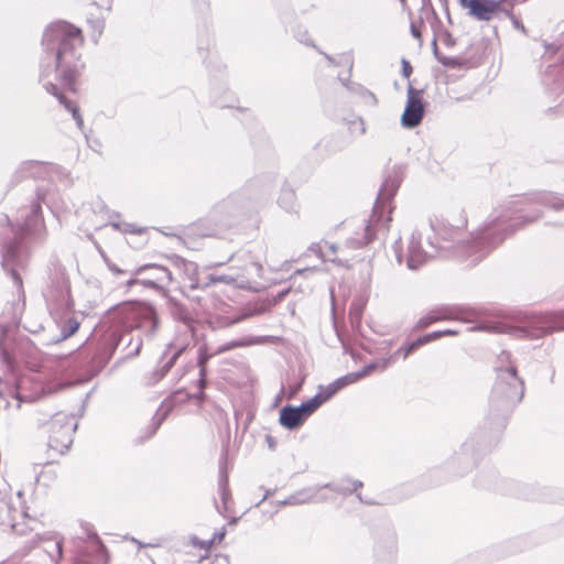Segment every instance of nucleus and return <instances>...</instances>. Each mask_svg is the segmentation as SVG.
Segmentation results:
<instances>
[{"label":"nucleus","instance_id":"1","mask_svg":"<svg viewBox=\"0 0 564 564\" xmlns=\"http://www.w3.org/2000/svg\"><path fill=\"white\" fill-rule=\"evenodd\" d=\"M535 217L516 215L509 206L496 208L478 229L469 235L465 229L467 218L462 215L458 220L436 219L431 221L434 237H427V247L422 246V234H411L405 254L410 270L420 269L430 258L456 256L471 258L474 263L481 261L503 240L525 223L534 221Z\"/></svg>","mask_w":564,"mask_h":564},{"label":"nucleus","instance_id":"2","mask_svg":"<svg viewBox=\"0 0 564 564\" xmlns=\"http://www.w3.org/2000/svg\"><path fill=\"white\" fill-rule=\"evenodd\" d=\"M497 378L489 397L485 419L489 433L478 431L469 435L448 458L446 468L454 476H463L475 466L478 457L490 451L494 440L506 426L510 413L524 395V382L518 376L509 351H501L497 359Z\"/></svg>","mask_w":564,"mask_h":564},{"label":"nucleus","instance_id":"3","mask_svg":"<svg viewBox=\"0 0 564 564\" xmlns=\"http://www.w3.org/2000/svg\"><path fill=\"white\" fill-rule=\"evenodd\" d=\"M82 42L78 28L64 21L52 23L42 36L43 54L40 61V82L48 94L72 112L80 130L84 128V119L79 109L64 96L58 84L74 90L75 82L84 67L80 59Z\"/></svg>","mask_w":564,"mask_h":564},{"label":"nucleus","instance_id":"4","mask_svg":"<svg viewBox=\"0 0 564 564\" xmlns=\"http://www.w3.org/2000/svg\"><path fill=\"white\" fill-rule=\"evenodd\" d=\"M111 316L116 322L104 333L97 350L90 352L84 349L75 358V367L82 371V379L87 380L97 376L121 344H124V358L137 357L143 340L140 336H131V330L137 329L147 337H152L159 328L156 311L148 303H122L113 310Z\"/></svg>","mask_w":564,"mask_h":564},{"label":"nucleus","instance_id":"5","mask_svg":"<svg viewBox=\"0 0 564 564\" xmlns=\"http://www.w3.org/2000/svg\"><path fill=\"white\" fill-rule=\"evenodd\" d=\"M13 237L3 240L1 246V265L19 289L22 288L20 270H24L30 259L29 243H42L46 239V227L39 200L19 208L15 224L10 225Z\"/></svg>","mask_w":564,"mask_h":564},{"label":"nucleus","instance_id":"6","mask_svg":"<svg viewBox=\"0 0 564 564\" xmlns=\"http://www.w3.org/2000/svg\"><path fill=\"white\" fill-rule=\"evenodd\" d=\"M401 175L399 170L392 169L386 176L380 186L377 199L373 205L369 224L365 227L362 239H350L348 246L360 248L375 240L377 234H384L388 230V224L391 221V202L401 184Z\"/></svg>","mask_w":564,"mask_h":564},{"label":"nucleus","instance_id":"7","mask_svg":"<svg viewBox=\"0 0 564 564\" xmlns=\"http://www.w3.org/2000/svg\"><path fill=\"white\" fill-rule=\"evenodd\" d=\"M481 328L519 339H539L553 332L564 330V311L532 314L525 316L520 325L503 321L489 322Z\"/></svg>","mask_w":564,"mask_h":564},{"label":"nucleus","instance_id":"8","mask_svg":"<svg viewBox=\"0 0 564 564\" xmlns=\"http://www.w3.org/2000/svg\"><path fill=\"white\" fill-rule=\"evenodd\" d=\"M22 492L17 494L15 500H0V532H13L18 535H26L32 531H36L43 527L42 522L36 518L28 514L21 502Z\"/></svg>","mask_w":564,"mask_h":564},{"label":"nucleus","instance_id":"9","mask_svg":"<svg viewBox=\"0 0 564 564\" xmlns=\"http://www.w3.org/2000/svg\"><path fill=\"white\" fill-rule=\"evenodd\" d=\"M45 299L52 314L68 312L74 307L69 279L65 267L59 262L52 263L50 269V285Z\"/></svg>","mask_w":564,"mask_h":564},{"label":"nucleus","instance_id":"10","mask_svg":"<svg viewBox=\"0 0 564 564\" xmlns=\"http://www.w3.org/2000/svg\"><path fill=\"white\" fill-rule=\"evenodd\" d=\"M77 421L73 414L64 412L55 413L48 422L50 451L63 455L73 444V435L77 430Z\"/></svg>","mask_w":564,"mask_h":564},{"label":"nucleus","instance_id":"11","mask_svg":"<svg viewBox=\"0 0 564 564\" xmlns=\"http://www.w3.org/2000/svg\"><path fill=\"white\" fill-rule=\"evenodd\" d=\"M234 209V204L230 199L221 200L215 204L207 216L199 219L194 227L202 236H215L219 229L231 226Z\"/></svg>","mask_w":564,"mask_h":564},{"label":"nucleus","instance_id":"12","mask_svg":"<svg viewBox=\"0 0 564 564\" xmlns=\"http://www.w3.org/2000/svg\"><path fill=\"white\" fill-rule=\"evenodd\" d=\"M422 94L423 90L415 89L412 85H409L406 90V104L401 116V124L404 128L413 129L422 122L424 117Z\"/></svg>","mask_w":564,"mask_h":564},{"label":"nucleus","instance_id":"13","mask_svg":"<svg viewBox=\"0 0 564 564\" xmlns=\"http://www.w3.org/2000/svg\"><path fill=\"white\" fill-rule=\"evenodd\" d=\"M186 344H176L171 343L166 346L163 351L156 368L151 372L149 377L148 384H155L161 381L166 373L173 368L176 364L177 359L182 356V354L186 350Z\"/></svg>","mask_w":564,"mask_h":564},{"label":"nucleus","instance_id":"14","mask_svg":"<svg viewBox=\"0 0 564 564\" xmlns=\"http://www.w3.org/2000/svg\"><path fill=\"white\" fill-rule=\"evenodd\" d=\"M84 536L79 539L84 545L78 546V551H88L87 557L90 558L95 564H106L108 561V553L106 546L101 542L99 535L93 530L89 523L82 524Z\"/></svg>","mask_w":564,"mask_h":564},{"label":"nucleus","instance_id":"15","mask_svg":"<svg viewBox=\"0 0 564 564\" xmlns=\"http://www.w3.org/2000/svg\"><path fill=\"white\" fill-rule=\"evenodd\" d=\"M315 412L313 401H305L299 406L284 405L280 410V424L288 430L299 429Z\"/></svg>","mask_w":564,"mask_h":564},{"label":"nucleus","instance_id":"16","mask_svg":"<svg viewBox=\"0 0 564 564\" xmlns=\"http://www.w3.org/2000/svg\"><path fill=\"white\" fill-rule=\"evenodd\" d=\"M241 264L229 267V271H234L237 276L238 288L246 289L252 280L262 275V264L259 261L253 260L250 253H246L240 259Z\"/></svg>","mask_w":564,"mask_h":564},{"label":"nucleus","instance_id":"17","mask_svg":"<svg viewBox=\"0 0 564 564\" xmlns=\"http://www.w3.org/2000/svg\"><path fill=\"white\" fill-rule=\"evenodd\" d=\"M459 3L469 9V14L479 21H489L496 12L503 9L501 0H459Z\"/></svg>","mask_w":564,"mask_h":564},{"label":"nucleus","instance_id":"18","mask_svg":"<svg viewBox=\"0 0 564 564\" xmlns=\"http://www.w3.org/2000/svg\"><path fill=\"white\" fill-rule=\"evenodd\" d=\"M145 271H159L160 276L159 278H147V279H140V284L152 289V290H161L164 285H167L172 282V272L163 265L155 264V263H147L143 265H140L137 268L132 275H139Z\"/></svg>","mask_w":564,"mask_h":564},{"label":"nucleus","instance_id":"19","mask_svg":"<svg viewBox=\"0 0 564 564\" xmlns=\"http://www.w3.org/2000/svg\"><path fill=\"white\" fill-rule=\"evenodd\" d=\"M36 543L42 547L43 552L47 555L52 563H57L63 554V540L58 534L53 532H40V529L34 531Z\"/></svg>","mask_w":564,"mask_h":564},{"label":"nucleus","instance_id":"20","mask_svg":"<svg viewBox=\"0 0 564 564\" xmlns=\"http://www.w3.org/2000/svg\"><path fill=\"white\" fill-rule=\"evenodd\" d=\"M451 318H457L463 322H469L470 319L467 316H459L457 310L452 307H440L436 310L431 311L425 316H422L417 323V328H425L429 325L442 321V319H451Z\"/></svg>","mask_w":564,"mask_h":564},{"label":"nucleus","instance_id":"21","mask_svg":"<svg viewBox=\"0 0 564 564\" xmlns=\"http://www.w3.org/2000/svg\"><path fill=\"white\" fill-rule=\"evenodd\" d=\"M167 308L175 321L183 323L186 327H188L191 332H194V317L186 305H184L176 299L170 297L167 300Z\"/></svg>","mask_w":564,"mask_h":564},{"label":"nucleus","instance_id":"22","mask_svg":"<svg viewBox=\"0 0 564 564\" xmlns=\"http://www.w3.org/2000/svg\"><path fill=\"white\" fill-rule=\"evenodd\" d=\"M397 551V540L394 536L388 538L386 542L378 543L376 546V564H394Z\"/></svg>","mask_w":564,"mask_h":564},{"label":"nucleus","instance_id":"23","mask_svg":"<svg viewBox=\"0 0 564 564\" xmlns=\"http://www.w3.org/2000/svg\"><path fill=\"white\" fill-rule=\"evenodd\" d=\"M319 488L317 487H308L297 490L296 492L286 497L288 506H300L310 502H316V495Z\"/></svg>","mask_w":564,"mask_h":564},{"label":"nucleus","instance_id":"24","mask_svg":"<svg viewBox=\"0 0 564 564\" xmlns=\"http://www.w3.org/2000/svg\"><path fill=\"white\" fill-rule=\"evenodd\" d=\"M337 392L338 390L333 383H329L326 387L319 386L318 392L308 401H313L314 410L316 411L322 404L332 399Z\"/></svg>","mask_w":564,"mask_h":564},{"label":"nucleus","instance_id":"25","mask_svg":"<svg viewBox=\"0 0 564 564\" xmlns=\"http://www.w3.org/2000/svg\"><path fill=\"white\" fill-rule=\"evenodd\" d=\"M237 276L238 275L236 273H234V271H229V270H228V273H224V274L208 273V274H206L205 285L210 286L216 283H224V284H228V285L238 286Z\"/></svg>","mask_w":564,"mask_h":564},{"label":"nucleus","instance_id":"26","mask_svg":"<svg viewBox=\"0 0 564 564\" xmlns=\"http://www.w3.org/2000/svg\"><path fill=\"white\" fill-rule=\"evenodd\" d=\"M278 204L285 212H294L296 207L295 193L292 188H283L278 198Z\"/></svg>","mask_w":564,"mask_h":564},{"label":"nucleus","instance_id":"27","mask_svg":"<svg viewBox=\"0 0 564 564\" xmlns=\"http://www.w3.org/2000/svg\"><path fill=\"white\" fill-rule=\"evenodd\" d=\"M79 321L76 317H68L61 324V334L55 340L56 343L62 341L74 335L79 328Z\"/></svg>","mask_w":564,"mask_h":564},{"label":"nucleus","instance_id":"28","mask_svg":"<svg viewBox=\"0 0 564 564\" xmlns=\"http://www.w3.org/2000/svg\"><path fill=\"white\" fill-rule=\"evenodd\" d=\"M218 490H219V495H220V498L223 501L224 509L226 510L227 503L231 498V494H230L229 484H228V475L224 470L223 467H220V470H219Z\"/></svg>","mask_w":564,"mask_h":564},{"label":"nucleus","instance_id":"29","mask_svg":"<svg viewBox=\"0 0 564 564\" xmlns=\"http://www.w3.org/2000/svg\"><path fill=\"white\" fill-rule=\"evenodd\" d=\"M256 343H259L258 340H250V341H243V340H231V341H228V343H225L223 345H220L215 354L216 355H220V354H224L228 350H231V349H235V348H238V347H243V346H247V345H251V344H256Z\"/></svg>","mask_w":564,"mask_h":564},{"label":"nucleus","instance_id":"30","mask_svg":"<svg viewBox=\"0 0 564 564\" xmlns=\"http://www.w3.org/2000/svg\"><path fill=\"white\" fill-rule=\"evenodd\" d=\"M318 488L319 489H322V488H329L332 491H334L336 494H339V495H343V496L350 495V485L347 482V479H345V480H343L341 482H338V484H326V485L321 486Z\"/></svg>","mask_w":564,"mask_h":564},{"label":"nucleus","instance_id":"31","mask_svg":"<svg viewBox=\"0 0 564 564\" xmlns=\"http://www.w3.org/2000/svg\"><path fill=\"white\" fill-rule=\"evenodd\" d=\"M358 381V376L355 375V372H350V373H347L338 379H336L335 381H333L332 383L336 387V389L339 391L341 390L343 388L351 384V383H355Z\"/></svg>","mask_w":564,"mask_h":564},{"label":"nucleus","instance_id":"32","mask_svg":"<svg viewBox=\"0 0 564 564\" xmlns=\"http://www.w3.org/2000/svg\"><path fill=\"white\" fill-rule=\"evenodd\" d=\"M215 352H209L206 344L199 346L197 350L196 366L207 365L208 361L215 356Z\"/></svg>","mask_w":564,"mask_h":564},{"label":"nucleus","instance_id":"33","mask_svg":"<svg viewBox=\"0 0 564 564\" xmlns=\"http://www.w3.org/2000/svg\"><path fill=\"white\" fill-rule=\"evenodd\" d=\"M543 204L551 207L554 210L564 209V198L555 196V195H546L543 198Z\"/></svg>","mask_w":564,"mask_h":564},{"label":"nucleus","instance_id":"34","mask_svg":"<svg viewBox=\"0 0 564 564\" xmlns=\"http://www.w3.org/2000/svg\"><path fill=\"white\" fill-rule=\"evenodd\" d=\"M204 389L205 388H198V392L195 394L187 393L183 390H177L174 392L173 398L177 399L178 397H181L180 400H182V401L189 400V399L194 398L196 400L203 401L205 399Z\"/></svg>","mask_w":564,"mask_h":564},{"label":"nucleus","instance_id":"35","mask_svg":"<svg viewBox=\"0 0 564 564\" xmlns=\"http://www.w3.org/2000/svg\"><path fill=\"white\" fill-rule=\"evenodd\" d=\"M111 227L116 230H119L121 232H130V234H140L142 232L141 228H137L133 224L129 223H117L111 221Z\"/></svg>","mask_w":564,"mask_h":564},{"label":"nucleus","instance_id":"36","mask_svg":"<svg viewBox=\"0 0 564 564\" xmlns=\"http://www.w3.org/2000/svg\"><path fill=\"white\" fill-rule=\"evenodd\" d=\"M438 62L447 68L457 69L463 66V61L459 57L442 56L438 57Z\"/></svg>","mask_w":564,"mask_h":564},{"label":"nucleus","instance_id":"37","mask_svg":"<svg viewBox=\"0 0 564 564\" xmlns=\"http://www.w3.org/2000/svg\"><path fill=\"white\" fill-rule=\"evenodd\" d=\"M380 365H381L382 369H386L387 365H388V361L383 360V361L380 362ZM378 366H379V362H371L369 365H366L361 370L356 371L355 375H357L358 376V380H360L361 378L368 376L373 370H376Z\"/></svg>","mask_w":564,"mask_h":564},{"label":"nucleus","instance_id":"38","mask_svg":"<svg viewBox=\"0 0 564 564\" xmlns=\"http://www.w3.org/2000/svg\"><path fill=\"white\" fill-rule=\"evenodd\" d=\"M294 36L300 43H303L307 46L315 47L314 41L310 36L307 30H304L302 28H297V30L294 32Z\"/></svg>","mask_w":564,"mask_h":564},{"label":"nucleus","instance_id":"39","mask_svg":"<svg viewBox=\"0 0 564 564\" xmlns=\"http://www.w3.org/2000/svg\"><path fill=\"white\" fill-rule=\"evenodd\" d=\"M310 251L314 252L316 256H318L322 260H327L323 250L321 243H312L308 248ZM329 261L337 263L339 265H345L344 262L340 259H328Z\"/></svg>","mask_w":564,"mask_h":564},{"label":"nucleus","instance_id":"40","mask_svg":"<svg viewBox=\"0 0 564 564\" xmlns=\"http://www.w3.org/2000/svg\"><path fill=\"white\" fill-rule=\"evenodd\" d=\"M431 336L432 335H424V336L413 340L412 343L406 345L408 351H411V354H412L413 351H415L421 346L430 343L431 341Z\"/></svg>","mask_w":564,"mask_h":564},{"label":"nucleus","instance_id":"41","mask_svg":"<svg viewBox=\"0 0 564 564\" xmlns=\"http://www.w3.org/2000/svg\"><path fill=\"white\" fill-rule=\"evenodd\" d=\"M88 551H78L76 556L73 558L72 564H95L90 558L87 557Z\"/></svg>","mask_w":564,"mask_h":564},{"label":"nucleus","instance_id":"42","mask_svg":"<svg viewBox=\"0 0 564 564\" xmlns=\"http://www.w3.org/2000/svg\"><path fill=\"white\" fill-rule=\"evenodd\" d=\"M206 282V275L204 278H189V284L188 288L191 290H197V289H206L209 285H205Z\"/></svg>","mask_w":564,"mask_h":564},{"label":"nucleus","instance_id":"43","mask_svg":"<svg viewBox=\"0 0 564 564\" xmlns=\"http://www.w3.org/2000/svg\"><path fill=\"white\" fill-rule=\"evenodd\" d=\"M199 371H198V375H199V378L196 382L197 384V388H206L207 386V365H203V366H197Z\"/></svg>","mask_w":564,"mask_h":564},{"label":"nucleus","instance_id":"44","mask_svg":"<svg viewBox=\"0 0 564 564\" xmlns=\"http://www.w3.org/2000/svg\"><path fill=\"white\" fill-rule=\"evenodd\" d=\"M457 334H458V330L447 328V329L436 330V332L430 333L429 335H432L431 336V340H434V339L441 338L443 336H454V335H457Z\"/></svg>","mask_w":564,"mask_h":564},{"label":"nucleus","instance_id":"45","mask_svg":"<svg viewBox=\"0 0 564 564\" xmlns=\"http://www.w3.org/2000/svg\"><path fill=\"white\" fill-rule=\"evenodd\" d=\"M350 129L358 130L360 135L365 134L366 133L365 121L361 118H356L355 120L350 121Z\"/></svg>","mask_w":564,"mask_h":564},{"label":"nucleus","instance_id":"46","mask_svg":"<svg viewBox=\"0 0 564 564\" xmlns=\"http://www.w3.org/2000/svg\"><path fill=\"white\" fill-rule=\"evenodd\" d=\"M100 254L101 257L104 258L108 269L113 273V274H123L126 273L127 271L124 270H121L120 268H118L115 263H112L108 258L107 256L105 254L104 251H100Z\"/></svg>","mask_w":564,"mask_h":564},{"label":"nucleus","instance_id":"47","mask_svg":"<svg viewBox=\"0 0 564 564\" xmlns=\"http://www.w3.org/2000/svg\"><path fill=\"white\" fill-rule=\"evenodd\" d=\"M501 12H503L512 20V24L516 29L525 32L524 25L513 14H511L510 10L503 8Z\"/></svg>","mask_w":564,"mask_h":564},{"label":"nucleus","instance_id":"48","mask_svg":"<svg viewBox=\"0 0 564 564\" xmlns=\"http://www.w3.org/2000/svg\"><path fill=\"white\" fill-rule=\"evenodd\" d=\"M401 66H402L401 67L402 76L404 78H409L411 76L412 72H413V68H412L410 62L406 61L405 58H403L402 62H401Z\"/></svg>","mask_w":564,"mask_h":564},{"label":"nucleus","instance_id":"49","mask_svg":"<svg viewBox=\"0 0 564 564\" xmlns=\"http://www.w3.org/2000/svg\"><path fill=\"white\" fill-rule=\"evenodd\" d=\"M347 482L350 485V494L356 492L359 488L364 486L360 480L347 479Z\"/></svg>","mask_w":564,"mask_h":564},{"label":"nucleus","instance_id":"50","mask_svg":"<svg viewBox=\"0 0 564 564\" xmlns=\"http://www.w3.org/2000/svg\"><path fill=\"white\" fill-rule=\"evenodd\" d=\"M169 413V410L164 411V413L159 416V417H154V427H153V431H152V434L155 433V431L160 427V425L162 424V422L164 421V419L166 417Z\"/></svg>","mask_w":564,"mask_h":564},{"label":"nucleus","instance_id":"51","mask_svg":"<svg viewBox=\"0 0 564 564\" xmlns=\"http://www.w3.org/2000/svg\"><path fill=\"white\" fill-rule=\"evenodd\" d=\"M302 388V383H296V384H293L289 388V393H288V398L291 399L293 397H295L299 391L301 390Z\"/></svg>","mask_w":564,"mask_h":564},{"label":"nucleus","instance_id":"52","mask_svg":"<svg viewBox=\"0 0 564 564\" xmlns=\"http://www.w3.org/2000/svg\"><path fill=\"white\" fill-rule=\"evenodd\" d=\"M393 249H394V253H395V258H397L398 262L402 263L403 254H402V252L400 250V240L394 242Z\"/></svg>","mask_w":564,"mask_h":564},{"label":"nucleus","instance_id":"53","mask_svg":"<svg viewBox=\"0 0 564 564\" xmlns=\"http://www.w3.org/2000/svg\"><path fill=\"white\" fill-rule=\"evenodd\" d=\"M411 34L413 37L417 39L420 42L422 41V34L419 28L415 25V23H411Z\"/></svg>","mask_w":564,"mask_h":564},{"label":"nucleus","instance_id":"54","mask_svg":"<svg viewBox=\"0 0 564 564\" xmlns=\"http://www.w3.org/2000/svg\"><path fill=\"white\" fill-rule=\"evenodd\" d=\"M357 498L358 500L361 502V503H365V505H368V506H372V505H376V502L373 500H371L370 498H364L361 496V494H357Z\"/></svg>","mask_w":564,"mask_h":564},{"label":"nucleus","instance_id":"55","mask_svg":"<svg viewBox=\"0 0 564 564\" xmlns=\"http://www.w3.org/2000/svg\"><path fill=\"white\" fill-rule=\"evenodd\" d=\"M410 354H411V351H408L406 346L400 347V348L395 351V355H402L403 359H405Z\"/></svg>","mask_w":564,"mask_h":564},{"label":"nucleus","instance_id":"56","mask_svg":"<svg viewBox=\"0 0 564 564\" xmlns=\"http://www.w3.org/2000/svg\"><path fill=\"white\" fill-rule=\"evenodd\" d=\"M432 45H433V53H434V56H435V58L438 61V57H442V56H444V55H443V54H441V53L438 52L437 43H436V39H434V40H433Z\"/></svg>","mask_w":564,"mask_h":564},{"label":"nucleus","instance_id":"57","mask_svg":"<svg viewBox=\"0 0 564 564\" xmlns=\"http://www.w3.org/2000/svg\"><path fill=\"white\" fill-rule=\"evenodd\" d=\"M476 486H477V487H480V488H486V489H487V488H490V484H489V482H487V481H482V480L480 479V477H478V478L476 479Z\"/></svg>","mask_w":564,"mask_h":564},{"label":"nucleus","instance_id":"58","mask_svg":"<svg viewBox=\"0 0 564 564\" xmlns=\"http://www.w3.org/2000/svg\"><path fill=\"white\" fill-rule=\"evenodd\" d=\"M15 399L21 403V402H25V401H29V397L25 395V394H22L21 392L17 391L15 392Z\"/></svg>","mask_w":564,"mask_h":564},{"label":"nucleus","instance_id":"59","mask_svg":"<svg viewBox=\"0 0 564 564\" xmlns=\"http://www.w3.org/2000/svg\"><path fill=\"white\" fill-rule=\"evenodd\" d=\"M134 275L131 274V278L126 282L127 286H132L135 284H140V279L133 278Z\"/></svg>","mask_w":564,"mask_h":564},{"label":"nucleus","instance_id":"60","mask_svg":"<svg viewBox=\"0 0 564 564\" xmlns=\"http://www.w3.org/2000/svg\"><path fill=\"white\" fill-rule=\"evenodd\" d=\"M365 96H367L372 101V104L377 102L376 96L371 91L365 90Z\"/></svg>","mask_w":564,"mask_h":564},{"label":"nucleus","instance_id":"61","mask_svg":"<svg viewBox=\"0 0 564 564\" xmlns=\"http://www.w3.org/2000/svg\"><path fill=\"white\" fill-rule=\"evenodd\" d=\"M192 368H194V366H193V365H187V366H185V367H184V369L182 370V372L178 375V379H181L183 376H185V373H186L189 369H192Z\"/></svg>","mask_w":564,"mask_h":564},{"label":"nucleus","instance_id":"62","mask_svg":"<svg viewBox=\"0 0 564 564\" xmlns=\"http://www.w3.org/2000/svg\"><path fill=\"white\" fill-rule=\"evenodd\" d=\"M316 270L315 268H305V269H299L295 271V274H303V273H306V272H310V271H314Z\"/></svg>","mask_w":564,"mask_h":564},{"label":"nucleus","instance_id":"63","mask_svg":"<svg viewBox=\"0 0 564 564\" xmlns=\"http://www.w3.org/2000/svg\"><path fill=\"white\" fill-rule=\"evenodd\" d=\"M272 494H273V491L271 489L265 490V492H264L262 499L260 500V502H263Z\"/></svg>","mask_w":564,"mask_h":564},{"label":"nucleus","instance_id":"64","mask_svg":"<svg viewBox=\"0 0 564 564\" xmlns=\"http://www.w3.org/2000/svg\"><path fill=\"white\" fill-rule=\"evenodd\" d=\"M328 249H329V251H330L332 253H336V251H337L338 247H337V245H335V243H329V245H328Z\"/></svg>","mask_w":564,"mask_h":564}]
</instances>
